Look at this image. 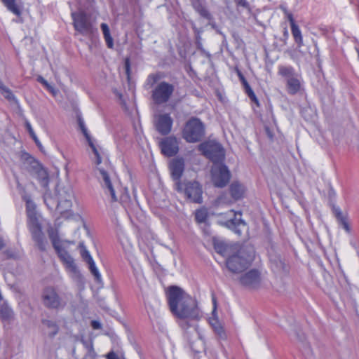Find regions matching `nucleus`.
Segmentation results:
<instances>
[{
    "instance_id": "nucleus-1",
    "label": "nucleus",
    "mask_w": 359,
    "mask_h": 359,
    "mask_svg": "<svg viewBox=\"0 0 359 359\" xmlns=\"http://www.w3.org/2000/svg\"><path fill=\"white\" fill-rule=\"evenodd\" d=\"M170 310L181 319L198 320L201 317L197 301L177 286H170L167 292Z\"/></svg>"
},
{
    "instance_id": "nucleus-2",
    "label": "nucleus",
    "mask_w": 359,
    "mask_h": 359,
    "mask_svg": "<svg viewBox=\"0 0 359 359\" xmlns=\"http://www.w3.org/2000/svg\"><path fill=\"white\" fill-rule=\"evenodd\" d=\"M235 250L226 261L228 269L234 273L244 271L255 258V250L250 245L235 247Z\"/></svg>"
},
{
    "instance_id": "nucleus-3",
    "label": "nucleus",
    "mask_w": 359,
    "mask_h": 359,
    "mask_svg": "<svg viewBox=\"0 0 359 359\" xmlns=\"http://www.w3.org/2000/svg\"><path fill=\"white\" fill-rule=\"evenodd\" d=\"M55 197L56 201H53V199L50 195L46 194L44 196V201L49 208L57 204V210L58 212L66 217L69 210H71L72 206V198L74 197L73 190L70 185H65L63 184H58L55 187Z\"/></svg>"
},
{
    "instance_id": "nucleus-4",
    "label": "nucleus",
    "mask_w": 359,
    "mask_h": 359,
    "mask_svg": "<svg viewBox=\"0 0 359 359\" xmlns=\"http://www.w3.org/2000/svg\"><path fill=\"white\" fill-rule=\"evenodd\" d=\"M26 211L28 217V226L32 239L41 251H46L47 241L44 238L41 226L39 222L36 212V205L29 198H26Z\"/></svg>"
},
{
    "instance_id": "nucleus-5",
    "label": "nucleus",
    "mask_w": 359,
    "mask_h": 359,
    "mask_svg": "<svg viewBox=\"0 0 359 359\" xmlns=\"http://www.w3.org/2000/svg\"><path fill=\"white\" fill-rule=\"evenodd\" d=\"M278 74L284 79L287 93L291 95L297 94L302 88L301 76L291 66L280 65Z\"/></svg>"
},
{
    "instance_id": "nucleus-6",
    "label": "nucleus",
    "mask_w": 359,
    "mask_h": 359,
    "mask_svg": "<svg viewBox=\"0 0 359 359\" xmlns=\"http://www.w3.org/2000/svg\"><path fill=\"white\" fill-rule=\"evenodd\" d=\"M175 189L178 192L183 193L186 198L192 203H201L203 202L202 187L195 180L175 183Z\"/></svg>"
},
{
    "instance_id": "nucleus-7",
    "label": "nucleus",
    "mask_w": 359,
    "mask_h": 359,
    "mask_svg": "<svg viewBox=\"0 0 359 359\" xmlns=\"http://www.w3.org/2000/svg\"><path fill=\"white\" fill-rule=\"evenodd\" d=\"M72 17L75 30L81 34L90 37L97 32L90 16L84 11L74 12Z\"/></svg>"
},
{
    "instance_id": "nucleus-8",
    "label": "nucleus",
    "mask_w": 359,
    "mask_h": 359,
    "mask_svg": "<svg viewBox=\"0 0 359 359\" xmlns=\"http://www.w3.org/2000/svg\"><path fill=\"white\" fill-rule=\"evenodd\" d=\"M198 149L214 164L222 162L224 158V150L222 146L215 140H208L200 144Z\"/></svg>"
},
{
    "instance_id": "nucleus-9",
    "label": "nucleus",
    "mask_w": 359,
    "mask_h": 359,
    "mask_svg": "<svg viewBox=\"0 0 359 359\" xmlns=\"http://www.w3.org/2000/svg\"><path fill=\"white\" fill-rule=\"evenodd\" d=\"M204 135V125L197 118H191L187 122L182 133L184 139L188 142H198Z\"/></svg>"
},
{
    "instance_id": "nucleus-10",
    "label": "nucleus",
    "mask_w": 359,
    "mask_h": 359,
    "mask_svg": "<svg viewBox=\"0 0 359 359\" xmlns=\"http://www.w3.org/2000/svg\"><path fill=\"white\" fill-rule=\"evenodd\" d=\"M60 259L65 266L66 270L69 273L70 277L76 282L83 283V276L79 271L74 259L62 247L55 250Z\"/></svg>"
},
{
    "instance_id": "nucleus-11",
    "label": "nucleus",
    "mask_w": 359,
    "mask_h": 359,
    "mask_svg": "<svg viewBox=\"0 0 359 359\" xmlns=\"http://www.w3.org/2000/svg\"><path fill=\"white\" fill-rule=\"evenodd\" d=\"M175 90L172 84L166 81H161L152 90L151 97L156 104H165L170 100Z\"/></svg>"
},
{
    "instance_id": "nucleus-12",
    "label": "nucleus",
    "mask_w": 359,
    "mask_h": 359,
    "mask_svg": "<svg viewBox=\"0 0 359 359\" xmlns=\"http://www.w3.org/2000/svg\"><path fill=\"white\" fill-rule=\"evenodd\" d=\"M212 181L217 187H225L231 177L228 168L222 163H215L211 168Z\"/></svg>"
},
{
    "instance_id": "nucleus-13",
    "label": "nucleus",
    "mask_w": 359,
    "mask_h": 359,
    "mask_svg": "<svg viewBox=\"0 0 359 359\" xmlns=\"http://www.w3.org/2000/svg\"><path fill=\"white\" fill-rule=\"evenodd\" d=\"M41 299L43 304L48 309H58L65 306V302L62 301L55 289L51 287L43 290Z\"/></svg>"
},
{
    "instance_id": "nucleus-14",
    "label": "nucleus",
    "mask_w": 359,
    "mask_h": 359,
    "mask_svg": "<svg viewBox=\"0 0 359 359\" xmlns=\"http://www.w3.org/2000/svg\"><path fill=\"white\" fill-rule=\"evenodd\" d=\"M26 159L30 164L29 168L31 175L36 177L41 186L46 187L48 184V173L46 170L39 164V163L35 161L32 157L29 156L27 154H25Z\"/></svg>"
},
{
    "instance_id": "nucleus-15",
    "label": "nucleus",
    "mask_w": 359,
    "mask_h": 359,
    "mask_svg": "<svg viewBox=\"0 0 359 359\" xmlns=\"http://www.w3.org/2000/svg\"><path fill=\"white\" fill-rule=\"evenodd\" d=\"M261 274L257 269H251L239 277V283L244 287L255 289L261 283Z\"/></svg>"
},
{
    "instance_id": "nucleus-16",
    "label": "nucleus",
    "mask_w": 359,
    "mask_h": 359,
    "mask_svg": "<svg viewBox=\"0 0 359 359\" xmlns=\"http://www.w3.org/2000/svg\"><path fill=\"white\" fill-rule=\"evenodd\" d=\"M226 220L224 222H219L222 225H224L229 229L233 230L236 233L241 234V230L240 227L245 226V222L241 219V214L231 210L225 213Z\"/></svg>"
},
{
    "instance_id": "nucleus-17",
    "label": "nucleus",
    "mask_w": 359,
    "mask_h": 359,
    "mask_svg": "<svg viewBox=\"0 0 359 359\" xmlns=\"http://www.w3.org/2000/svg\"><path fill=\"white\" fill-rule=\"evenodd\" d=\"M161 153L165 156H173L179 151V142L176 137L172 136L163 138L159 142Z\"/></svg>"
},
{
    "instance_id": "nucleus-18",
    "label": "nucleus",
    "mask_w": 359,
    "mask_h": 359,
    "mask_svg": "<svg viewBox=\"0 0 359 359\" xmlns=\"http://www.w3.org/2000/svg\"><path fill=\"white\" fill-rule=\"evenodd\" d=\"M154 125L156 130L163 135L168 134L172 128V119L168 114L155 116Z\"/></svg>"
},
{
    "instance_id": "nucleus-19",
    "label": "nucleus",
    "mask_w": 359,
    "mask_h": 359,
    "mask_svg": "<svg viewBox=\"0 0 359 359\" xmlns=\"http://www.w3.org/2000/svg\"><path fill=\"white\" fill-rule=\"evenodd\" d=\"M185 163L182 158H174L170 163V170L175 183L182 182L180 180L184 171Z\"/></svg>"
},
{
    "instance_id": "nucleus-20",
    "label": "nucleus",
    "mask_w": 359,
    "mask_h": 359,
    "mask_svg": "<svg viewBox=\"0 0 359 359\" xmlns=\"http://www.w3.org/2000/svg\"><path fill=\"white\" fill-rule=\"evenodd\" d=\"M97 170L100 172V177L103 181L102 187L109 191L111 201H116L118 200L117 196L116 195L115 190L114 189L113 184L111 181L110 176L107 171L104 170L102 168H97Z\"/></svg>"
},
{
    "instance_id": "nucleus-21",
    "label": "nucleus",
    "mask_w": 359,
    "mask_h": 359,
    "mask_svg": "<svg viewBox=\"0 0 359 359\" xmlns=\"http://www.w3.org/2000/svg\"><path fill=\"white\" fill-rule=\"evenodd\" d=\"M213 245L217 253L222 256H228V257L234 252V248L238 247V245H229L224 242L215 238L213 239Z\"/></svg>"
},
{
    "instance_id": "nucleus-22",
    "label": "nucleus",
    "mask_w": 359,
    "mask_h": 359,
    "mask_svg": "<svg viewBox=\"0 0 359 359\" xmlns=\"http://www.w3.org/2000/svg\"><path fill=\"white\" fill-rule=\"evenodd\" d=\"M230 193L234 200L241 198L245 194V187L239 182H233L229 187Z\"/></svg>"
},
{
    "instance_id": "nucleus-23",
    "label": "nucleus",
    "mask_w": 359,
    "mask_h": 359,
    "mask_svg": "<svg viewBox=\"0 0 359 359\" xmlns=\"http://www.w3.org/2000/svg\"><path fill=\"white\" fill-rule=\"evenodd\" d=\"M81 131H82L83 135L85 136L86 140L88 141V143L89 146L90 147V148L92 149V151L95 156V164L97 165H100L102 162V158H101L100 154L97 149L96 148L95 145L94 144V143L91 139V137L90 136V135L88 132L87 128H86L85 129H83Z\"/></svg>"
},
{
    "instance_id": "nucleus-24",
    "label": "nucleus",
    "mask_w": 359,
    "mask_h": 359,
    "mask_svg": "<svg viewBox=\"0 0 359 359\" xmlns=\"http://www.w3.org/2000/svg\"><path fill=\"white\" fill-rule=\"evenodd\" d=\"M238 77H239L242 84L243 85V87L245 88V93H247V95H248L250 99L253 102L256 103L258 105L259 104L258 100H257L255 93L252 90L251 87L250 86L249 83H248V81L245 79L244 76L242 74V73L241 72H238Z\"/></svg>"
},
{
    "instance_id": "nucleus-25",
    "label": "nucleus",
    "mask_w": 359,
    "mask_h": 359,
    "mask_svg": "<svg viewBox=\"0 0 359 359\" xmlns=\"http://www.w3.org/2000/svg\"><path fill=\"white\" fill-rule=\"evenodd\" d=\"M192 6L196 11H197L203 18L208 20L211 19L210 13L201 0H194L192 1Z\"/></svg>"
},
{
    "instance_id": "nucleus-26",
    "label": "nucleus",
    "mask_w": 359,
    "mask_h": 359,
    "mask_svg": "<svg viewBox=\"0 0 359 359\" xmlns=\"http://www.w3.org/2000/svg\"><path fill=\"white\" fill-rule=\"evenodd\" d=\"M0 96H3L10 102L17 103L18 100L12 91L0 79Z\"/></svg>"
},
{
    "instance_id": "nucleus-27",
    "label": "nucleus",
    "mask_w": 359,
    "mask_h": 359,
    "mask_svg": "<svg viewBox=\"0 0 359 359\" xmlns=\"http://www.w3.org/2000/svg\"><path fill=\"white\" fill-rule=\"evenodd\" d=\"M0 96H3L10 102L17 103L18 100L12 91L0 79Z\"/></svg>"
},
{
    "instance_id": "nucleus-28",
    "label": "nucleus",
    "mask_w": 359,
    "mask_h": 359,
    "mask_svg": "<svg viewBox=\"0 0 359 359\" xmlns=\"http://www.w3.org/2000/svg\"><path fill=\"white\" fill-rule=\"evenodd\" d=\"M48 233L49 238L51 241V243L53 244L54 249L55 250H57L60 249V248H62L61 241L59 238L58 233H57V230H55L53 228H50L48 230Z\"/></svg>"
},
{
    "instance_id": "nucleus-29",
    "label": "nucleus",
    "mask_w": 359,
    "mask_h": 359,
    "mask_svg": "<svg viewBox=\"0 0 359 359\" xmlns=\"http://www.w3.org/2000/svg\"><path fill=\"white\" fill-rule=\"evenodd\" d=\"M42 323L47 328V334L50 337H53L57 334L59 328L55 322L49 320H43Z\"/></svg>"
},
{
    "instance_id": "nucleus-30",
    "label": "nucleus",
    "mask_w": 359,
    "mask_h": 359,
    "mask_svg": "<svg viewBox=\"0 0 359 359\" xmlns=\"http://www.w3.org/2000/svg\"><path fill=\"white\" fill-rule=\"evenodd\" d=\"M6 8L15 15L19 16L21 14V9L16 4V0H1Z\"/></svg>"
},
{
    "instance_id": "nucleus-31",
    "label": "nucleus",
    "mask_w": 359,
    "mask_h": 359,
    "mask_svg": "<svg viewBox=\"0 0 359 359\" xmlns=\"http://www.w3.org/2000/svg\"><path fill=\"white\" fill-rule=\"evenodd\" d=\"M100 27L103 32L104 38L105 39L107 47L109 48H113L114 41L112 37L111 36L108 25L106 23H102Z\"/></svg>"
},
{
    "instance_id": "nucleus-32",
    "label": "nucleus",
    "mask_w": 359,
    "mask_h": 359,
    "mask_svg": "<svg viewBox=\"0 0 359 359\" xmlns=\"http://www.w3.org/2000/svg\"><path fill=\"white\" fill-rule=\"evenodd\" d=\"M291 31L292 36L294 37V41L298 44V46L300 47L303 44V39L302 36V32L297 25H292L291 26Z\"/></svg>"
},
{
    "instance_id": "nucleus-33",
    "label": "nucleus",
    "mask_w": 359,
    "mask_h": 359,
    "mask_svg": "<svg viewBox=\"0 0 359 359\" xmlns=\"http://www.w3.org/2000/svg\"><path fill=\"white\" fill-rule=\"evenodd\" d=\"M208 217V211L205 208L197 210L195 212V219L198 223H203Z\"/></svg>"
},
{
    "instance_id": "nucleus-34",
    "label": "nucleus",
    "mask_w": 359,
    "mask_h": 359,
    "mask_svg": "<svg viewBox=\"0 0 359 359\" xmlns=\"http://www.w3.org/2000/svg\"><path fill=\"white\" fill-rule=\"evenodd\" d=\"M13 312L12 309L6 306H2L0 309V317L3 320H10L13 318Z\"/></svg>"
},
{
    "instance_id": "nucleus-35",
    "label": "nucleus",
    "mask_w": 359,
    "mask_h": 359,
    "mask_svg": "<svg viewBox=\"0 0 359 359\" xmlns=\"http://www.w3.org/2000/svg\"><path fill=\"white\" fill-rule=\"evenodd\" d=\"M337 219H339L340 224L342 225L343 228L346 230V232H351V227L346 217H344L341 212H338L337 214Z\"/></svg>"
},
{
    "instance_id": "nucleus-36",
    "label": "nucleus",
    "mask_w": 359,
    "mask_h": 359,
    "mask_svg": "<svg viewBox=\"0 0 359 359\" xmlns=\"http://www.w3.org/2000/svg\"><path fill=\"white\" fill-rule=\"evenodd\" d=\"M210 324L214 329L215 332L219 335L221 337L224 335V330L222 327L221 326L220 323L216 320L212 319L210 321Z\"/></svg>"
},
{
    "instance_id": "nucleus-37",
    "label": "nucleus",
    "mask_w": 359,
    "mask_h": 359,
    "mask_svg": "<svg viewBox=\"0 0 359 359\" xmlns=\"http://www.w3.org/2000/svg\"><path fill=\"white\" fill-rule=\"evenodd\" d=\"M90 272L93 275L95 281L97 282L98 283H102V277H101V275H100L98 269H94L91 270Z\"/></svg>"
},
{
    "instance_id": "nucleus-38",
    "label": "nucleus",
    "mask_w": 359,
    "mask_h": 359,
    "mask_svg": "<svg viewBox=\"0 0 359 359\" xmlns=\"http://www.w3.org/2000/svg\"><path fill=\"white\" fill-rule=\"evenodd\" d=\"M81 256L86 262L90 260V259H93L89 252L85 248L81 251Z\"/></svg>"
},
{
    "instance_id": "nucleus-39",
    "label": "nucleus",
    "mask_w": 359,
    "mask_h": 359,
    "mask_svg": "<svg viewBox=\"0 0 359 359\" xmlns=\"http://www.w3.org/2000/svg\"><path fill=\"white\" fill-rule=\"evenodd\" d=\"M236 3L238 6H242L243 8L248 7V3L246 0H235Z\"/></svg>"
},
{
    "instance_id": "nucleus-40",
    "label": "nucleus",
    "mask_w": 359,
    "mask_h": 359,
    "mask_svg": "<svg viewBox=\"0 0 359 359\" xmlns=\"http://www.w3.org/2000/svg\"><path fill=\"white\" fill-rule=\"evenodd\" d=\"M91 326L94 330H99L102 328L101 323L97 320H93L91 322Z\"/></svg>"
},
{
    "instance_id": "nucleus-41",
    "label": "nucleus",
    "mask_w": 359,
    "mask_h": 359,
    "mask_svg": "<svg viewBox=\"0 0 359 359\" xmlns=\"http://www.w3.org/2000/svg\"><path fill=\"white\" fill-rule=\"evenodd\" d=\"M107 359H120V358L118 357V355L114 353V351H111L109 352L107 355Z\"/></svg>"
},
{
    "instance_id": "nucleus-42",
    "label": "nucleus",
    "mask_w": 359,
    "mask_h": 359,
    "mask_svg": "<svg viewBox=\"0 0 359 359\" xmlns=\"http://www.w3.org/2000/svg\"><path fill=\"white\" fill-rule=\"evenodd\" d=\"M87 263L88 264L89 270L91 271L94 269H97L93 259H90V260L87 261Z\"/></svg>"
},
{
    "instance_id": "nucleus-43",
    "label": "nucleus",
    "mask_w": 359,
    "mask_h": 359,
    "mask_svg": "<svg viewBox=\"0 0 359 359\" xmlns=\"http://www.w3.org/2000/svg\"><path fill=\"white\" fill-rule=\"evenodd\" d=\"M286 15H287L288 20L290 22V25L292 26V25H296L292 13H286Z\"/></svg>"
},
{
    "instance_id": "nucleus-44",
    "label": "nucleus",
    "mask_w": 359,
    "mask_h": 359,
    "mask_svg": "<svg viewBox=\"0 0 359 359\" xmlns=\"http://www.w3.org/2000/svg\"><path fill=\"white\" fill-rule=\"evenodd\" d=\"M125 69L126 74L128 76H129V72H130V61L128 58H126L125 60Z\"/></svg>"
},
{
    "instance_id": "nucleus-45",
    "label": "nucleus",
    "mask_w": 359,
    "mask_h": 359,
    "mask_svg": "<svg viewBox=\"0 0 359 359\" xmlns=\"http://www.w3.org/2000/svg\"><path fill=\"white\" fill-rule=\"evenodd\" d=\"M159 78L160 77L157 74H153L149 76V80H152L153 83H154L159 79Z\"/></svg>"
},
{
    "instance_id": "nucleus-46",
    "label": "nucleus",
    "mask_w": 359,
    "mask_h": 359,
    "mask_svg": "<svg viewBox=\"0 0 359 359\" xmlns=\"http://www.w3.org/2000/svg\"><path fill=\"white\" fill-rule=\"evenodd\" d=\"M38 81L42 83L46 87H49L48 83L43 78V77H39Z\"/></svg>"
},
{
    "instance_id": "nucleus-47",
    "label": "nucleus",
    "mask_w": 359,
    "mask_h": 359,
    "mask_svg": "<svg viewBox=\"0 0 359 359\" xmlns=\"http://www.w3.org/2000/svg\"><path fill=\"white\" fill-rule=\"evenodd\" d=\"M26 126H27V128L29 134L31 135V136H33V133H34V130L29 122L26 123Z\"/></svg>"
},
{
    "instance_id": "nucleus-48",
    "label": "nucleus",
    "mask_w": 359,
    "mask_h": 359,
    "mask_svg": "<svg viewBox=\"0 0 359 359\" xmlns=\"http://www.w3.org/2000/svg\"><path fill=\"white\" fill-rule=\"evenodd\" d=\"M79 127L81 128V130H83V129L86 128V126H85V124H84V122L83 120H81V118L79 119Z\"/></svg>"
},
{
    "instance_id": "nucleus-49",
    "label": "nucleus",
    "mask_w": 359,
    "mask_h": 359,
    "mask_svg": "<svg viewBox=\"0 0 359 359\" xmlns=\"http://www.w3.org/2000/svg\"><path fill=\"white\" fill-rule=\"evenodd\" d=\"M265 131L267 134V135L271 138L272 139L273 138V133H271V131L269 130V128L268 127H266L265 128Z\"/></svg>"
},
{
    "instance_id": "nucleus-50",
    "label": "nucleus",
    "mask_w": 359,
    "mask_h": 359,
    "mask_svg": "<svg viewBox=\"0 0 359 359\" xmlns=\"http://www.w3.org/2000/svg\"><path fill=\"white\" fill-rule=\"evenodd\" d=\"M32 137L34 139L36 144L40 147L41 143L39 142V140L37 139V137L36 136L35 133H33V136H32Z\"/></svg>"
},
{
    "instance_id": "nucleus-51",
    "label": "nucleus",
    "mask_w": 359,
    "mask_h": 359,
    "mask_svg": "<svg viewBox=\"0 0 359 359\" xmlns=\"http://www.w3.org/2000/svg\"><path fill=\"white\" fill-rule=\"evenodd\" d=\"M280 264L282 266L283 270L285 271V265L281 261H280Z\"/></svg>"
},
{
    "instance_id": "nucleus-52",
    "label": "nucleus",
    "mask_w": 359,
    "mask_h": 359,
    "mask_svg": "<svg viewBox=\"0 0 359 359\" xmlns=\"http://www.w3.org/2000/svg\"><path fill=\"white\" fill-rule=\"evenodd\" d=\"M284 36L287 38L288 37V32L287 30V29H285L284 30Z\"/></svg>"
},
{
    "instance_id": "nucleus-53",
    "label": "nucleus",
    "mask_w": 359,
    "mask_h": 359,
    "mask_svg": "<svg viewBox=\"0 0 359 359\" xmlns=\"http://www.w3.org/2000/svg\"><path fill=\"white\" fill-rule=\"evenodd\" d=\"M4 247V243L1 239H0V250L2 249Z\"/></svg>"
},
{
    "instance_id": "nucleus-54",
    "label": "nucleus",
    "mask_w": 359,
    "mask_h": 359,
    "mask_svg": "<svg viewBox=\"0 0 359 359\" xmlns=\"http://www.w3.org/2000/svg\"><path fill=\"white\" fill-rule=\"evenodd\" d=\"M48 90H49L50 91L53 92V88L49 85V87H46Z\"/></svg>"
},
{
    "instance_id": "nucleus-55",
    "label": "nucleus",
    "mask_w": 359,
    "mask_h": 359,
    "mask_svg": "<svg viewBox=\"0 0 359 359\" xmlns=\"http://www.w3.org/2000/svg\"><path fill=\"white\" fill-rule=\"evenodd\" d=\"M213 303H214V305L215 306L216 305V300L215 298H213ZM215 307L214 308V311H215Z\"/></svg>"
}]
</instances>
